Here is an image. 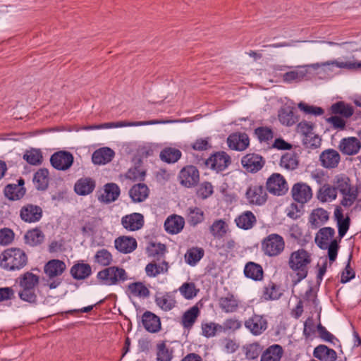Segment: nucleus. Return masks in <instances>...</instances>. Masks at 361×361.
Masks as SVG:
<instances>
[{"label": "nucleus", "mask_w": 361, "mask_h": 361, "mask_svg": "<svg viewBox=\"0 0 361 361\" xmlns=\"http://www.w3.org/2000/svg\"><path fill=\"white\" fill-rule=\"evenodd\" d=\"M27 262V254L20 248H8L0 255V267L7 271L20 270Z\"/></svg>", "instance_id": "obj_1"}, {"label": "nucleus", "mask_w": 361, "mask_h": 361, "mask_svg": "<svg viewBox=\"0 0 361 361\" xmlns=\"http://www.w3.org/2000/svg\"><path fill=\"white\" fill-rule=\"evenodd\" d=\"M312 262L310 253L304 249L293 252L289 257V267L297 271L298 281L305 279L307 275V267Z\"/></svg>", "instance_id": "obj_2"}, {"label": "nucleus", "mask_w": 361, "mask_h": 361, "mask_svg": "<svg viewBox=\"0 0 361 361\" xmlns=\"http://www.w3.org/2000/svg\"><path fill=\"white\" fill-rule=\"evenodd\" d=\"M286 247L283 238L277 233H271L266 236L261 243V250L264 255L276 257L281 255Z\"/></svg>", "instance_id": "obj_3"}, {"label": "nucleus", "mask_w": 361, "mask_h": 361, "mask_svg": "<svg viewBox=\"0 0 361 361\" xmlns=\"http://www.w3.org/2000/svg\"><path fill=\"white\" fill-rule=\"evenodd\" d=\"M97 278L103 285L114 286L126 281L128 274L123 269L112 266L99 271Z\"/></svg>", "instance_id": "obj_4"}, {"label": "nucleus", "mask_w": 361, "mask_h": 361, "mask_svg": "<svg viewBox=\"0 0 361 361\" xmlns=\"http://www.w3.org/2000/svg\"><path fill=\"white\" fill-rule=\"evenodd\" d=\"M245 197L250 204L262 205L267 201V194L262 185L254 184L248 187Z\"/></svg>", "instance_id": "obj_5"}, {"label": "nucleus", "mask_w": 361, "mask_h": 361, "mask_svg": "<svg viewBox=\"0 0 361 361\" xmlns=\"http://www.w3.org/2000/svg\"><path fill=\"white\" fill-rule=\"evenodd\" d=\"M73 159V156L71 152L67 151H59L51 155L50 162L54 169L66 171L72 166Z\"/></svg>", "instance_id": "obj_6"}, {"label": "nucleus", "mask_w": 361, "mask_h": 361, "mask_svg": "<svg viewBox=\"0 0 361 361\" xmlns=\"http://www.w3.org/2000/svg\"><path fill=\"white\" fill-rule=\"evenodd\" d=\"M267 190L275 195H283L288 191V184L279 173H273L267 181Z\"/></svg>", "instance_id": "obj_7"}, {"label": "nucleus", "mask_w": 361, "mask_h": 361, "mask_svg": "<svg viewBox=\"0 0 361 361\" xmlns=\"http://www.w3.org/2000/svg\"><path fill=\"white\" fill-rule=\"evenodd\" d=\"M178 180L184 187H193L199 182V171L194 166H187L180 170L178 174Z\"/></svg>", "instance_id": "obj_8"}, {"label": "nucleus", "mask_w": 361, "mask_h": 361, "mask_svg": "<svg viewBox=\"0 0 361 361\" xmlns=\"http://www.w3.org/2000/svg\"><path fill=\"white\" fill-rule=\"evenodd\" d=\"M245 326L254 336H259L266 331L268 322L264 316L254 314L245 320Z\"/></svg>", "instance_id": "obj_9"}, {"label": "nucleus", "mask_w": 361, "mask_h": 361, "mask_svg": "<svg viewBox=\"0 0 361 361\" xmlns=\"http://www.w3.org/2000/svg\"><path fill=\"white\" fill-rule=\"evenodd\" d=\"M178 122V121L173 120H151L146 121H118V122H110L99 124L100 129L102 128H122V127H135V126H142L154 124H165Z\"/></svg>", "instance_id": "obj_10"}, {"label": "nucleus", "mask_w": 361, "mask_h": 361, "mask_svg": "<svg viewBox=\"0 0 361 361\" xmlns=\"http://www.w3.org/2000/svg\"><path fill=\"white\" fill-rule=\"evenodd\" d=\"M291 194L293 200L301 204L309 202L312 197L311 188L304 183L294 184L291 189Z\"/></svg>", "instance_id": "obj_11"}, {"label": "nucleus", "mask_w": 361, "mask_h": 361, "mask_svg": "<svg viewBox=\"0 0 361 361\" xmlns=\"http://www.w3.org/2000/svg\"><path fill=\"white\" fill-rule=\"evenodd\" d=\"M230 163V157L226 152H220L211 156L205 164L208 167L216 171H222L228 167Z\"/></svg>", "instance_id": "obj_12"}, {"label": "nucleus", "mask_w": 361, "mask_h": 361, "mask_svg": "<svg viewBox=\"0 0 361 361\" xmlns=\"http://www.w3.org/2000/svg\"><path fill=\"white\" fill-rule=\"evenodd\" d=\"M20 216L25 222L35 223L41 219L42 209L37 205L27 204L20 209Z\"/></svg>", "instance_id": "obj_13"}, {"label": "nucleus", "mask_w": 361, "mask_h": 361, "mask_svg": "<svg viewBox=\"0 0 361 361\" xmlns=\"http://www.w3.org/2000/svg\"><path fill=\"white\" fill-rule=\"evenodd\" d=\"M154 301L156 305L164 312L172 310L177 304L175 295L172 292L157 293Z\"/></svg>", "instance_id": "obj_14"}, {"label": "nucleus", "mask_w": 361, "mask_h": 361, "mask_svg": "<svg viewBox=\"0 0 361 361\" xmlns=\"http://www.w3.org/2000/svg\"><path fill=\"white\" fill-rule=\"evenodd\" d=\"M24 184L25 181L22 178L18 180L17 184H8L4 190L5 197L12 201L22 199L26 192Z\"/></svg>", "instance_id": "obj_15"}, {"label": "nucleus", "mask_w": 361, "mask_h": 361, "mask_svg": "<svg viewBox=\"0 0 361 361\" xmlns=\"http://www.w3.org/2000/svg\"><path fill=\"white\" fill-rule=\"evenodd\" d=\"M241 164L247 172L256 173L263 167L264 161L258 154H248L242 158Z\"/></svg>", "instance_id": "obj_16"}, {"label": "nucleus", "mask_w": 361, "mask_h": 361, "mask_svg": "<svg viewBox=\"0 0 361 361\" xmlns=\"http://www.w3.org/2000/svg\"><path fill=\"white\" fill-rule=\"evenodd\" d=\"M123 226L130 231L140 230L144 225V216L140 213H132L126 215L121 219Z\"/></svg>", "instance_id": "obj_17"}, {"label": "nucleus", "mask_w": 361, "mask_h": 361, "mask_svg": "<svg viewBox=\"0 0 361 361\" xmlns=\"http://www.w3.org/2000/svg\"><path fill=\"white\" fill-rule=\"evenodd\" d=\"M361 147L360 141L355 137L343 138L338 145L339 150L345 155H355Z\"/></svg>", "instance_id": "obj_18"}, {"label": "nucleus", "mask_w": 361, "mask_h": 361, "mask_svg": "<svg viewBox=\"0 0 361 361\" xmlns=\"http://www.w3.org/2000/svg\"><path fill=\"white\" fill-rule=\"evenodd\" d=\"M66 269V264L59 259L49 260L44 267V274L50 279L59 277Z\"/></svg>", "instance_id": "obj_19"}, {"label": "nucleus", "mask_w": 361, "mask_h": 361, "mask_svg": "<svg viewBox=\"0 0 361 361\" xmlns=\"http://www.w3.org/2000/svg\"><path fill=\"white\" fill-rule=\"evenodd\" d=\"M228 147L234 150H245L249 145V137L246 133H235L227 138Z\"/></svg>", "instance_id": "obj_20"}, {"label": "nucleus", "mask_w": 361, "mask_h": 361, "mask_svg": "<svg viewBox=\"0 0 361 361\" xmlns=\"http://www.w3.org/2000/svg\"><path fill=\"white\" fill-rule=\"evenodd\" d=\"M335 231L331 227L320 228L315 236V243L319 247L326 250L328 245L331 244L336 238H334Z\"/></svg>", "instance_id": "obj_21"}, {"label": "nucleus", "mask_w": 361, "mask_h": 361, "mask_svg": "<svg viewBox=\"0 0 361 361\" xmlns=\"http://www.w3.org/2000/svg\"><path fill=\"white\" fill-rule=\"evenodd\" d=\"M319 161L322 166L325 168H335L340 161V154L334 149H326L320 154Z\"/></svg>", "instance_id": "obj_22"}, {"label": "nucleus", "mask_w": 361, "mask_h": 361, "mask_svg": "<svg viewBox=\"0 0 361 361\" xmlns=\"http://www.w3.org/2000/svg\"><path fill=\"white\" fill-rule=\"evenodd\" d=\"M115 247L120 252L130 253L137 247V241L133 237L120 236L115 240Z\"/></svg>", "instance_id": "obj_23"}, {"label": "nucleus", "mask_w": 361, "mask_h": 361, "mask_svg": "<svg viewBox=\"0 0 361 361\" xmlns=\"http://www.w3.org/2000/svg\"><path fill=\"white\" fill-rule=\"evenodd\" d=\"M256 222V216L251 211H245L235 219L236 226L243 230L251 229Z\"/></svg>", "instance_id": "obj_24"}, {"label": "nucleus", "mask_w": 361, "mask_h": 361, "mask_svg": "<svg viewBox=\"0 0 361 361\" xmlns=\"http://www.w3.org/2000/svg\"><path fill=\"white\" fill-rule=\"evenodd\" d=\"M209 232L214 238H224L230 232L228 222L225 219H216L210 226Z\"/></svg>", "instance_id": "obj_25"}, {"label": "nucleus", "mask_w": 361, "mask_h": 361, "mask_svg": "<svg viewBox=\"0 0 361 361\" xmlns=\"http://www.w3.org/2000/svg\"><path fill=\"white\" fill-rule=\"evenodd\" d=\"M307 73V66H298L295 70L285 73L282 75V79L286 83L298 82L302 81Z\"/></svg>", "instance_id": "obj_26"}, {"label": "nucleus", "mask_w": 361, "mask_h": 361, "mask_svg": "<svg viewBox=\"0 0 361 361\" xmlns=\"http://www.w3.org/2000/svg\"><path fill=\"white\" fill-rule=\"evenodd\" d=\"M239 300L232 293H228L219 298L220 308L225 312H235L239 307Z\"/></svg>", "instance_id": "obj_27"}, {"label": "nucleus", "mask_w": 361, "mask_h": 361, "mask_svg": "<svg viewBox=\"0 0 361 361\" xmlns=\"http://www.w3.org/2000/svg\"><path fill=\"white\" fill-rule=\"evenodd\" d=\"M142 320L144 327L149 332H158L161 329L159 317L151 312H145Z\"/></svg>", "instance_id": "obj_28"}, {"label": "nucleus", "mask_w": 361, "mask_h": 361, "mask_svg": "<svg viewBox=\"0 0 361 361\" xmlns=\"http://www.w3.org/2000/svg\"><path fill=\"white\" fill-rule=\"evenodd\" d=\"M185 225L184 219L178 215H173L166 219L164 223L165 230L171 234L180 232Z\"/></svg>", "instance_id": "obj_29"}, {"label": "nucleus", "mask_w": 361, "mask_h": 361, "mask_svg": "<svg viewBox=\"0 0 361 361\" xmlns=\"http://www.w3.org/2000/svg\"><path fill=\"white\" fill-rule=\"evenodd\" d=\"M149 192V190L147 185L144 183H137L130 188L129 195L133 202H141L147 198Z\"/></svg>", "instance_id": "obj_30"}, {"label": "nucleus", "mask_w": 361, "mask_h": 361, "mask_svg": "<svg viewBox=\"0 0 361 361\" xmlns=\"http://www.w3.org/2000/svg\"><path fill=\"white\" fill-rule=\"evenodd\" d=\"M114 157V152L109 147H102L96 150L92 157L95 164H106L111 161Z\"/></svg>", "instance_id": "obj_31"}, {"label": "nucleus", "mask_w": 361, "mask_h": 361, "mask_svg": "<svg viewBox=\"0 0 361 361\" xmlns=\"http://www.w3.org/2000/svg\"><path fill=\"white\" fill-rule=\"evenodd\" d=\"M283 354L282 347L280 345L274 344L263 352L260 361H280Z\"/></svg>", "instance_id": "obj_32"}, {"label": "nucleus", "mask_w": 361, "mask_h": 361, "mask_svg": "<svg viewBox=\"0 0 361 361\" xmlns=\"http://www.w3.org/2000/svg\"><path fill=\"white\" fill-rule=\"evenodd\" d=\"M244 274L247 278L254 281H261L263 279L264 271L260 264L249 262L245 266Z\"/></svg>", "instance_id": "obj_33"}, {"label": "nucleus", "mask_w": 361, "mask_h": 361, "mask_svg": "<svg viewBox=\"0 0 361 361\" xmlns=\"http://www.w3.org/2000/svg\"><path fill=\"white\" fill-rule=\"evenodd\" d=\"M313 355L316 358L322 361H336L337 358L336 351L324 345H319L316 347Z\"/></svg>", "instance_id": "obj_34"}, {"label": "nucleus", "mask_w": 361, "mask_h": 361, "mask_svg": "<svg viewBox=\"0 0 361 361\" xmlns=\"http://www.w3.org/2000/svg\"><path fill=\"white\" fill-rule=\"evenodd\" d=\"M92 274V268L90 264L86 263H77L71 269V276L77 280L87 279Z\"/></svg>", "instance_id": "obj_35"}, {"label": "nucleus", "mask_w": 361, "mask_h": 361, "mask_svg": "<svg viewBox=\"0 0 361 361\" xmlns=\"http://www.w3.org/2000/svg\"><path fill=\"white\" fill-rule=\"evenodd\" d=\"M120 195V189L115 183H107L104 185V192L99 200L102 202L109 203L115 201Z\"/></svg>", "instance_id": "obj_36"}, {"label": "nucleus", "mask_w": 361, "mask_h": 361, "mask_svg": "<svg viewBox=\"0 0 361 361\" xmlns=\"http://www.w3.org/2000/svg\"><path fill=\"white\" fill-rule=\"evenodd\" d=\"M94 187L95 183L92 178H82L76 182L74 190L80 195H86L91 193Z\"/></svg>", "instance_id": "obj_37"}, {"label": "nucleus", "mask_w": 361, "mask_h": 361, "mask_svg": "<svg viewBox=\"0 0 361 361\" xmlns=\"http://www.w3.org/2000/svg\"><path fill=\"white\" fill-rule=\"evenodd\" d=\"M204 251L202 247H192L188 249L185 254V262L190 266H195L204 257Z\"/></svg>", "instance_id": "obj_38"}, {"label": "nucleus", "mask_w": 361, "mask_h": 361, "mask_svg": "<svg viewBox=\"0 0 361 361\" xmlns=\"http://www.w3.org/2000/svg\"><path fill=\"white\" fill-rule=\"evenodd\" d=\"M281 295L279 287L271 281L268 282L263 287L262 298L265 300H277Z\"/></svg>", "instance_id": "obj_39"}, {"label": "nucleus", "mask_w": 361, "mask_h": 361, "mask_svg": "<svg viewBox=\"0 0 361 361\" xmlns=\"http://www.w3.org/2000/svg\"><path fill=\"white\" fill-rule=\"evenodd\" d=\"M169 264L166 261L160 263L155 262L149 263L145 267V271L148 276L155 277L160 274H164L168 271Z\"/></svg>", "instance_id": "obj_40"}, {"label": "nucleus", "mask_w": 361, "mask_h": 361, "mask_svg": "<svg viewBox=\"0 0 361 361\" xmlns=\"http://www.w3.org/2000/svg\"><path fill=\"white\" fill-rule=\"evenodd\" d=\"M331 182L336 191L338 190L341 193H345L352 188L350 178L345 174L335 176Z\"/></svg>", "instance_id": "obj_41"}, {"label": "nucleus", "mask_w": 361, "mask_h": 361, "mask_svg": "<svg viewBox=\"0 0 361 361\" xmlns=\"http://www.w3.org/2000/svg\"><path fill=\"white\" fill-rule=\"evenodd\" d=\"M39 276L32 272H25L19 278L20 288H26L36 290L39 284Z\"/></svg>", "instance_id": "obj_42"}, {"label": "nucleus", "mask_w": 361, "mask_h": 361, "mask_svg": "<svg viewBox=\"0 0 361 361\" xmlns=\"http://www.w3.org/2000/svg\"><path fill=\"white\" fill-rule=\"evenodd\" d=\"M317 197L322 202H331L337 197V191L333 185H324L319 189Z\"/></svg>", "instance_id": "obj_43"}, {"label": "nucleus", "mask_w": 361, "mask_h": 361, "mask_svg": "<svg viewBox=\"0 0 361 361\" xmlns=\"http://www.w3.org/2000/svg\"><path fill=\"white\" fill-rule=\"evenodd\" d=\"M298 158L295 152H289L284 154L280 161V166L289 171L295 169L298 166Z\"/></svg>", "instance_id": "obj_44"}, {"label": "nucleus", "mask_w": 361, "mask_h": 361, "mask_svg": "<svg viewBox=\"0 0 361 361\" xmlns=\"http://www.w3.org/2000/svg\"><path fill=\"white\" fill-rule=\"evenodd\" d=\"M34 184L37 190H45L49 183V171L47 169H39L33 178Z\"/></svg>", "instance_id": "obj_45"}, {"label": "nucleus", "mask_w": 361, "mask_h": 361, "mask_svg": "<svg viewBox=\"0 0 361 361\" xmlns=\"http://www.w3.org/2000/svg\"><path fill=\"white\" fill-rule=\"evenodd\" d=\"M200 314L199 308L195 305L188 310L182 317V324L184 328L190 329Z\"/></svg>", "instance_id": "obj_46"}, {"label": "nucleus", "mask_w": 361, "mask_h": 361, "mask_svg": "<svg viewBox=\"0 0 361 361\" xmlns=\"http://www.w3.org/2000/svg\"><path fill=\"white\" fill-rule=\"evenodd\" d=\"M44 239V235L41 230L35 228L28 231L25 235V243L30 246H36L41 244Z\"/></svg>", "instance_id": "obj_47"}, {"label": "nucleus", "mask_w": 361, "mask_h": 361, "mask_svg": "<svg viewBox=\"0 0 361 361\" xmlns=\"http://www.w3.org/2000/svg\"><path fill=\"white\" fill-rule=\"evenodd\" d=\"M181 152L176 148L166 147L161 150L160 159L166 163H175L181 157Z\"/></svg>", "instance_id": "obj_48"}, {"label": "nucleus", "mask_w": 361, "mask_h": 361, "mask_svg": "<svg viewBox=\"0 0 361 361\" xmlns=\"http://www.w3.org/2000/svg\"><path fill=\"white\" fill-rule=\"evenodd\" d=\"M157 361H171L173 358V350L164 342L157 344Z\"/></svg>", "instance_id": "obj_49"}, {"label": "nucleus", "mask_w": 361, "mask_h": 361, "mask_svg": "<svg viewBox=\"0 0 361 361\" xmlns=\"http://www.w3.org/2000/svg\"><path fill=\"white\" fill-rule=\"evenodd\" d=\"M178 291L185 299L192 300L197 295L199 290L194 283L185 282L178 288Z\"/></svg>", "instance_id": "obj_50"}, {"label": "nucleus", "mask_w": 361, "mask_h": 361, "mask_svg": "<svg viewBox=\"0 0 361 361\" xmlns=\"http://www.w3.org/2000/svg\"><path fill=\"white\" fill-rule=\"evenodd\" d=\"M331 113L334 114H341V116L348 118L353 114V109L349 104L343 102H338L331 106Z\"/></svg>", "instance_id": "obj_51"}, {"label": "nucleus", "mask_w": 361, "mask_h": 361, "mask_svg": "<svg viewBox=\"0 0 361 361\" xmlns=\"http://www.w3.org/2000/svg\"><path fill=\"white\" fill-rule=\"evenodd\" d=\"M329 219V214L327 211L322 208L314 209L310 216V223L315 227L325 223Z\"/></svg>", "instance_id": "obj_52"}, {"label": "nucleus", "mask_w": 361, "mask_h": 361, "mask_svg": "<svg viewBox=\"0 0 361 361\" xmlns=\"http://www.w3.org/2000/svg\"><path fill=\"white\" fill-rule=\"evenodd\" d=\"M128 290L131 295L135 297H147L149 295L148 288L140 282L133 283L128 285Z\"/></svg>", "instance_id": "obj_53"}, {"label": "nucleus", "mask_w": 361, "mask_h": 361, "mask_svg": "<svg viewBox=\"0 0 361 361\" xmlns=\"http://www.w3.org/2000/svg\"><path fill=\"white\" fill-rule=\"evenodd\" d=\"M188 219L190 225L196 226L204 220V212L198 207L188 209Z\"/></svg>", "instance_id": "obj_54"}, {"label": "nucleus", "mask_w": 361, "mask_h": 361, "mask_svg": "<svg viewBox=\"0 0 361 361\" xmlns=\"http://www.w3.org/2000/svg\"><path fill=\"white\" fill-rule=\"evenodd\" d=\"M112 261L111 254L106 249L99 250L94 255V262L102 266H109Z\"/></svg>", "instance_id": "obj_55"}, {"label": "nucleus", "mask_w": 361, "mask_h": 361, "mask_svg": "<svg viewBox=\"0 0 361 361\" xmlns=\"http://www.w3.org/2000/svg\"><path fill=\"white\" fill-rule=\"evenodd\" d=\"M146 175V169L140 164L130 169L126 173V178L132 180H143Z\"/></svg>", "instance_id": "obj_56"}, {"label": "nucleus", "mask_w": 361, "mask_h": 361, "mask_svg": "<svg viewBox=\"0 0 361 361\" xmlns=\"http://www.w3.org/2000/svg\"><path fill=\"white\" fill-rule=\"evenodd\" d=\"M280 122L285 126H291L295 123V118L293 112L287 108L281 109L279 113Z\"/></svg>", "instance_id": "obj_57"}, {"label": "nucleus", "mask_w": 361, "mask_h": 361, "mask_svg": "<svg viewBox=\"0 0 361 361\" xmlns=\"http://www.w3.org/2000/svg\"><path fill=\"white\" fill-rule=\"evenodd\" d=\"M23 158L32 165L40 164L42 161V155L39 149H31L27 151L23 155Z\"/></svg>", "instance_id": "obj_58"}, {"label": "nucleus", "mask_w": 361, "mask_h": 361, "mask_svg": "<svg viewBox=\"0 0 361 361\" xmlns=\"http://www.w3.org/2000/svg\"><path fill=\"white\" fill-rule=\"evenodd\" d=\"M241 322L236 319H228L220 324L219 329V332H226L227 331H236L241 327Z\"/></svg>", "instance_id": "obj_59"}, {"label": "nucleus", "mask_w": 361, "mask_h": 361, "mask_svg": "<svg viewBox=\"0 0 361 361\" xmlns=\"http://www.w3.org/2000/svg\"><path fill=\"white\" fill-rule=\"evenodd\" d=\"M255 135L261 142H268L274 137V133L268 127H259L255 129Z\"/></svg>", "instance_id": "obj_60"}, {"label": "nucleus", "mask_w": 361, "mask_h": 361, "mask_svg": "<svg viewBox=\"0 0 361 361\" xmlns=\"http://www.w3.org/2000/svg\"><path fill=\"white\" fill-rule=\"evenodd\" d=\"M341 194L343 195V199L341 204L345 207L352 206L357 197V190L353 188L348 190V192Z\"/></svg>", "instance_id": "obj_61"}, {"label": "nucleus", "mask_w": 361, "mask_h": 361, "mask_svg": "<svg viewBox=\"0 0 361 361\" xmlns=\"http://www.w3.org/2000/svg\"><path fill=\"white\" fill-rule=\"evenodd\" d=\"M245 356L249 360H255L258 357L262 352V348L257 343H251L245 348Z\"/></svg>", "instance_id": "obj_62"}, {"label": "nucleus", "mask_w": 361, "mask_h": 361, "mask_svg": "<svg viewBox=\"0 0 361 361\" xmlns=\"http://www.w3.org/2000/svg\"><path fill=\"white\" fill-rule=\"evenodd\" d=\"M19 291V297L22 300L28 302L30 303H34L37 300L36 290L20 288Z\"/></svg>", "instance_id": "obj_63"}, {"label": "nucleus", "mask_w": 361, "mask_h": 361, "mask_svg": "<svg viewBox=\"0 0 361 361\" xmlns=\"http://www.w3.org/2000/svg\"><path fill=\"white\" fill-rule=\"evenodd\" d=\"M303 144L307 148L309 149H317L320 147L322 139L314 133L307 135V137H303Z\"/></svg>", "instance_id": "obj_64"}]
</instances>
